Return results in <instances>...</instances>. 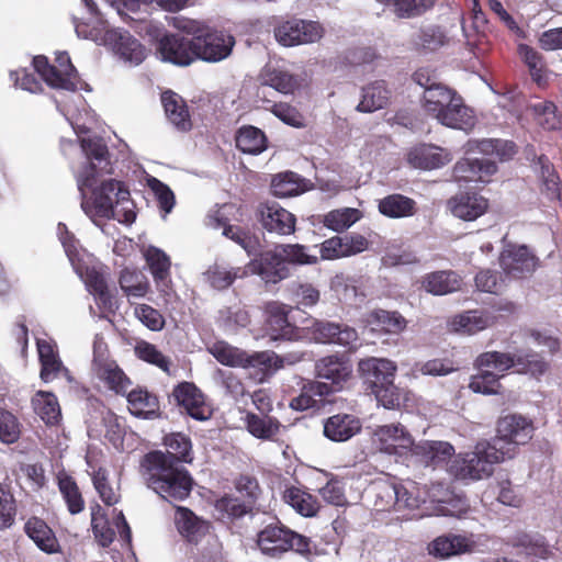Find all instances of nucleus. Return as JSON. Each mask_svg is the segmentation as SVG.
Instances as JSON below:
<instances>
[{
	"label": "nucleus",
	"mask_w": 562,
	"mask_h": 562,
	"mask_svg": "<svg viewBox=\"0 0 562 562\" xmlns=\"http://www.w3.org/2000/svg\"><path fill=\"white\" fill-rule=\"evenodd\" d=\"M138 472L149 490L171 504L187 499L194 486L189 470L172 462L161 450L145 453L139 460Z\"/></svg>",
	"instance_id": "1"
},
{
	"label": "nucleus",
	"mask_w": 562,
	"mask_h": 562,
	"mask_svg": "<svg viewBox=\"0 0 562 562\" xmlns=\"http://www.w3.org/2000/svg\"><path fill=\"white\" fill-rule=\"evenodd\" d=\"M423 108L429 116L450 128L469 132L476 124L473 110L454 89L445 85L424 91Z\"/></svg>",
	"instance_id": "2"
},
{
	"label": "nucleus",
	"mask_w": 562,
	"mask_h": 562,
	"mask_svg": "<svg viewBox=\"0 0 562 562\" xmlns=\"http://www.w3.org/2000/svg\"><path fill=\"white\" fill-rule=\"evenodd\" d=\"M132 27L139 36L148 40L161 61L178 67H188L195 61L194 38L169 32L161 23L153 20L135 21Z\"/></svg>",
	"instance_id": "3"
},
{
	"label": "nucleus",
	"mask_w": 562,
	"mask_h": 562,
	"mask_svg": "<svg viewBox=\"0 0 562 562\" xmlns=\"http://www.w3.org/2000/svg\"><path fill=\"white\" fill-rule=\"evenodd\" d=\"M359 375L368 394L387 409L398 408L404 401V392L394 384L397 366L385 358L370 357L358 363Z\"/></svg>",
	"instance_id": "4"
},
{
	"label": "nucleus",
	"mask_w": 562,
	"mask_h": 562,
	"mask_svg": "<svg viewBox=\"0 0 562 562\" xmlns=\"http://www.w3.org/2000/svg\"><path fill=\"white\" fill-rule=\"evenodd\" d=\"M256 544L263 555L272 559H280L290 551L308 559L315 548L310 537L296 532L278 518L262 526L256 535Z\"/></svg>",
	"instance_id": "5"
},
{
	"label": "nucleus",
	"mask_w": 562,
	"mask_h": 562,
	"mask_svg": "<svg viewBox=\"0 0 562 562\" xmlns=\"http://www.w3.org/2000/svg\"><path fill=\"white\" fill-rule=\"evenodd\" d=\"M512 458L510 448L503 450L490 441H482L473 451L458 456L450 465V472L460 480L477 481L491 476L495 464Z\"/></svg>",
	"instance_id": "6"
},
{
	"label": "nucleus",
	"mask_w": 562,
	"mask_h": 562,
	"mask_svg": "<svg viewBox=\"0 0 562 562\" xmlns=\"http://www.w3.org/2000/svg\"><path fill=\"white\" fill-rule=\"evenodd\" d=\"M130 191L121 181L110 179L93 191V205L101 217L115 218L123 224H132L136 218Z\"/></svg>",
	"instance_id": "7"
},
{
	"label": "nucleus",
	"mask_w": 562,
	"mask_h": 562,
	"mask_svg": "<svg viewBox=\"0 0 562 562\" xmlns=\"http://www.w3.org/2000/svg\"><path fill=\"white\" fill-rule=\"evenodd\" d=\"M55 63L56 65H52L44 55L35 56L33 59L35 71L49 87L71 92L77 91L81 86V80L68 53L57 54Z\"/></svg>",
	"instance_id": "8"
},
{
	"label": "nucleus",
	"mask_w": 562,
	"mask_h": 562,
	"mask_svg": "<svg viewBox=\"0 0 562 562\" xmlns=\"http://www.w3.org/2000/svg\"><path fill=\"white\" fill-rule=\"evenodd\" d=\"M533 432L532 422L521 415L509 414L501 417L496 424V437L491 441L492 446L503 450L512 449L513 457L519 445L527 443Z\"/></svg>",
	"instance_id": "9"
},
{
	"label": "nucleus",
	"mask_w": 562,
	"mask_h": 562,
	"mask_svg": "<svg viewBox=\"0 0 562 562\" xmlns=\"http://www.w3.org/2000/svg\"><path fill=\"white\" fill-rule=\"evenodd\" d=\"M194 45L195 61L217 63L231 55L235 38L224 31L209 26L194 38Z\"/></svg>",
	"instance_id": "10"
},
{
	"label": "nucleus",
	"mask_w": 562,
	"mask_h": 562,
	"mask_svg": "<svg viewBox=\"0 0 562 562\" xmlns=\"http://www.w3.org/2000/svg\"><path fill=\"white\" fill-rule=\"evenodd\" d=\"M81 147L89 161L80 171L77 183L79 191L85 194L86 189H91L97 183L98 169L102 171L110 166V154L108 146L101 138H83Z\"/></svg>",
	"instance_id": "11"
},
{
	"label": "nucleus",
	"mask_w": 562,
	"mask_h": 562,
	"mask_svg": "<svg viewBox=\"0 0 562 562\" xmlns=\"http://www.w3.org/2000/svg\"><path fill=\"white\" fill-rule=\"evenodd\" d=\"M92 369L95 376L117 395H125L132 385L131 379L117 362L106 356V348L94 344Z\"/></svg>",
	"instance_id": "12"
},
{
	"label": "nucleus",
	"mask_w": 562,
	"mask_h": 562,
	"mask_svg": "<svg viewBox=\"0 0 562 562\" xmlns=\"http://www.w3.org/2000/svg\"><path fill=\"white\" fill-rule=\"evenodd\" d=\"M291 307L280 302H268L263 307L265 329L273 340H299L301 329L289 319Z\"/></svg>",
	"instance_id": "13"
},
{
	"label": "nucleus",
	"mask_w": 562,
	"mask_h": 562,
	"mask_svg": "<svg viewBox=\"0 0 562 562\" xmlns=\"http://www.w3.org/2000/svg\"><path fill=\"white\" fill-rule=\"evenodd\" d=\"M315 374L318 379L329 381L330 394L341 391L352 376V364L346 355H328L315 362Z\"/></svg>",
	"instance_id": "14"
},
{
	"label": "nucleus",
	"mask_w": 562,
	"mask_h": 562,
	"mask_svg": "<svg viewBox=\"0 0 562 562\" xmlns=\"http://www.w3.org/2000/svg\"><path fill=\"white\" fill-rule=\"evenodd\" d=\"M323 35V29L317 22L290 20L274 29L276 40L283 46L314 43Z\"/></svg>",
	"instance_id": "15"
},
{
	"label": "nucleus",
	"mask_w": 562,
	"mask_h": 562,
	"mask_svg": "<svg viewBox=\"0 0 562 562\" xmlns=\"http://www.w3.org/2000/svg\"><path fill=\"white\" fill-rule=\"evenodd\" d=\"M499 265L506 276L524 279L533 273L538 259L527 246L509 245L501 252Z\"/></svg>",
	"instance_id": "16"
},
{
	"label": "nucleus",
	"mask_w": 562,
	"mask_h": 562,
	"mask_svg": "<svg viewBox=\"0 0 562 562\" xmlns=\"http://www.w3.org/2000/svg\"><path fill=\"white\" fill-rule=\"evenodd\" d=\"M278 244L273 249L259 251L258 258L249 262L254 273L260 276L266 282L278 283L290 277V268L285 266Z\"/></svg>",
	"instance_id": "17"
},
{
	"label": "nucleus",
	"mask_w": 562,
	"mask_h": 562,
	"mask_svg": "<svg viewBox=\"0 0 562 562\" xmlns=\"http://www.w3.org/2000/svg\"><path fill=\"white\" fill-rule=\"evenodd\" d=\"M375 436L381 451L400 457L408 453L414 456L416 443L404 426L400 424L381 426L375 431Z\"/></svg>",
	"instance_id": "18"
},
{
	"label": "nucleus",
	"mask_w": 562,
	"mask_h": 562,
	"mask_svg": "<svg viewBox=\"0 0 562 562\" xmlns=\"http://www.w3.org/2000/svg\"><path fill=\"white\" fill-rule=\"evenodd\" d=\"M368 245L367 238L360 234L333 236L319 245L321 259L336 260L350 257L364 251Z\"/></svg>",
	"instance_id": "19"
},
{
	"label": "nucleus",
	"mask_w": 562,
	"mask_h": 562,
	"mask_svg": "<svg viewBox=\"0 0 562 562\" xmlns=\"http://www.w3.org/2000/svg\"><path fill=\"white\" fill-rule=\"evenodd\" d=\"M313 339L318 344H335L352 347L358 340L355 328L333 322L316 321L311 327Z\"/></svg>",
	"instance_id": "20"
},
{
	"label": "nucleus",
	"mask_w": 562,
	"mask_h": 562,
	"mask_svg": "<svg viewBox=\"0 0 562 562\" xmlns=\"http://www.w3.org/2000/svg\"><path fill=\"white\" fill-rule=\"evenodd\" d=\"M477 547L473 535H442L434 539L429 546V553L438 558H450L472 553Z\"/></svg>",
	"instance_id": "21"
},
{
	"label": "nucleus",
	"mask_w": 562,
	"mask_h": 562,
	"mask_svg": "<svg viewBox=\"0 0 562 562\" xmlns=\"http://www.w3.org/2000/svg\"><path fill=\"white\" fill-rule=\"evenodd\" d=\"M173 396L179 406L196 420H206L211 417V409L204 401L201 391L190 382H182L173 390Z\"/></svg>",
	"instance_id": "22"
},
{
	"label": "nucleus",
	"mask_w": 562,
	"mask_h": 562,
	"mask_svg": "<svg viewBox=\"0 0 562 562\" xmlns=\"http://www.w3.org/2000/svg\"><path fill=\"white\" fill-rule=\"evenodd\" d=\"M144 258L158 290L165 296H170L173 290L170 279L171 261L169 256L164 250L155 246H149L144 251Z\"/></svg>",
	"instance_id": "23"
},
{
	"label": "nucleus",
	"mask_w": 562,
	"mask_h": 562,
	"mask_svg": "<svg viewBox=\"0 0 562 562\" xmlns=\"http://www.w3.org/2000/svg\"><path fill=\"white\" fill-rule=\"evenodd\" d=\"M259 214L262 227L269 233L285 236L295 232V216L277 203L261 205Z\"/></svg>",
	"instance_id": "24"
},
{
	"label": "nucleus",
	"mask_w": 562,
	"mask_h": 562,
	"mask_svg": "<svg viewBox=\"0 0 562 562\" xmlns=\"http://www.w3.org/2000/svg\"><path fill=\"white\" fill-rule=\"evenodd\" d=\"M497 171V165L487 159L462 158L453 167V178L461 182H488Z\"/></svg>",
	"instance_id": "25"
},
{
	"label": "nucleus",
	"mask_w": 562,
	"mask_h": 562,
	"mask_svg": "<svg viewBox=\"0 0 562 562\" xmlns=\"http://www.w3.org/2000/svg\"><path fill=\"white\" fill-rule=\"evenodd\" d=\"M420 289L425 292L442 296L458 292L462 288L463 280L454 270H437L425 273L420 280Z\"/></svg>",
	"instance_id": "26"
},
{
	"label": "nucleus",
	"mask_w": 562,
	"mask_h": 562,
	"mask_svg": "<svg viewBox=\"0 0 562 562\" xmlns=\"http://www.w3.org/2000/svg\"><path fill=\"white\" fill-rule=\"evenodd\" d=\"M452 214L464 221H474L483 215L488 201L476 192H461L448 201Z\"/></svg>",
	"instance_id": "27"
},
{
	"label": "nucleus",
	"mask_w": 562,
	"mask_h": 562,
	"mask_svg": "<svg viewBox=\"0 0 562 562\" xmlns=\"http://www.w3.org/2000/svg\"><path fill=\"white\" fill-rule=\"evenodd\" d=\"M160 99L168 121L178 131H191L193 124L186 100L172 90L161 92Z\"/></svg>",
	"instance_id": "28"
},
{
	"label": "nucleus",
	"mask_w": 562,
	"mask_h": 562,
	"mask_svg": "<svg viewBox=\"0 0 562 562\" xmlns=\"http://www.w3.org/2000/svg\"><path fill=\"white\" fill-rule=\"evenodd\" d=\"M175 524L179 533L191 543H198L210 529V522L198 517L190 508L176 506Z\"/></svg>",
	"instance_id": "29"
},
{
	"label": "nucleus",
	"mask_w": 562,
	"mask_h": 562,
	"mask_svg": "<svg viewBox=\"0 0 562 562\" xmlns=\"http://www.w3.org/2000/svg\"><path fill=\"white\" fill-rule=\"evenodd\" d=\"M407 161L414 168L432 170L450 162L451 155L440 147L424 144L409 150Z\"/></svg>",
	"instance_id": "30"
},
{
	"label": "nucleus",
	"mask_w": 562,
	"mask_h": 562,
	"mask_svg": "<svg viewBox=\"0 0 562 562\" xmlns=\"http://www.w3.org/2000/svg\"><path fill=\"white\" fill-rule=\"evenodd\" d=\"M372 490L375 496L374 505L378 510L401 509L409 506L407 491L401 484L381 482L374 484Z\"/></svg>",
	"instance_id": "31"
},
{
	"label": "nucleus",
	"mask_w": 562,
	"mask_h": 562,
	"mask_svg": "<svg viewBox=\"0 0 562 562\" xmlns=\"http://www.w3.org/2000/svg\"><path fill=\"white\" fill-rule=\"evenodd\" d=\"M361 430L358 417L351 414L339 413L324 422V435L331 441H347Z\"/></svg>",
	"instance_id": "32"
},
{
	"label": "nucleus",
	"mask_w": 562,
	"mask_h": 562,
	"mask_svg": "<svg viewBox=\"0 0 562 562\" xmlns=\"http://www.w3.org/2000/svg\"><path fill=\"white\" fill-rule=\"evenodd\" d=\"M87 10L88 16L72 14V24L78 36L92 38L105 26V20L94 0H81Z\"/></svg>",
	"instance_id": "33"
},
{
	"label": "nucleus",
	"mask_w": 562,
	"mask_h": 562,
	"mask_svg": "<svg viewBox=\"0 0 562 562\" xmlns=\"http://www.w3.org/2000/svg\"><path fill=\"white\" fill-rule=\"evenodd\" d=\"M56 481L68 513L72 516L82 513L86 508V501L75 477L63 470L57 473Z\"/></svg>",
	"instance_id": "34"
},
{
	"label": "nucleus",
	"mask_w": 562,
	"mask_h": 562,
	"mask_svg": "<svg viewBox=\"0 0 562 562\" xmlns=\"http://www.w3.org/2000/svg\"><path fill=\"white\" fill-rule=\"evenodd\" d=\"M453 453V446L446 441H420L414 448V457L425 465L434 468L446 463Z\"/></svg>",
	"instance_id": "35"
},
{
	"label": "nucleus",
	"mask_w": 562,
	"mask_h": 562,
	"mask_svg": "<svg viewBox=\"0 0 562 562\" xmlns=\"http://www.w3.org/2000/svg\"><path fill=\"white\" fill-rule=\"evenodd\" d=\"M25 533L42 551L52 554L60 551L59 542L52 528L38 517H31L24 525Z\"/></svg>",
	"instance_id": "36"
},
{
	"label": "nucleus",
	"mask_w": 562,
	"mask_h": 562,
	"mask_svg": "<svg viewBox=\"0 0 562 562\" xmlns=\"http://www.w3.org/2000/svg\"><path fill=\"white\" fill-rule=\"evenodd\" d=\"M507 543L516 549L517 554L527 558L547 559L550 553L544 537L538 533L517 532Z\"/></svg>",
	"instance_id": "37"
},
{
	"label": "nucleus",
	"mask_w": 562,
	"mask_h": 562,
	"mask_svg": "<svg viewBox=\"0 0 562 562\" xmlns=\"http://www.w3.org/2000/svg\"><path fill=\"white\" fill-rule=\"evenodd\" d=\"M391 99L384 80H376L362 88L361 100L357 105V111L363 113H372L385 108Z\"/></svg>",
	"instance_id": "38"
},
{
	"label": "nucleus",
	"mask_w": 562,
	"mask_h": 562,
	"mask_svg": "<svg viewBox=\"0 0 562 562\" xmlns=\"http://www.w3.org/2000/svg\"><path fill=\"white\" fill-rule=\"evenodd\" d=\"M128 411L136 417L148 418L159 411L158 397L147 389L137 386L125 394Z\"/></svg>",
	"instance_id": "39"
},
{
	"label": "nucleus",
	"mask_w": 562,
	"mask_h": 562,
	"mask_svg": "<svg viewBox=\"0 0 562 562\" xmlns=\"http://www.w3.org/2000/svg\"><path fill=\"white\" fill-rule=\"evenodd\" d=\"M328 395H330V387L326 382L310 381L303 385L300 394L291 400L290 407L294 411L315 408Z\"/></svg>",
	"instance_id": "40"
},
{
	"label": "nucleus",
	"mask_w": 562,
	"mask_h": 562,
	"mask_svg": "<svg viewBox=\"0 0 562 562\" xmlns=\"http://www.w3.org/2000/svg\"><path fill=\"white\" fill-rule=\"evenodd\" d=\"M282 498L303 517H314L321 509V504L314 495L293 485L284 490Z\"/></svg>",
	"instance_id": "41"
},
{
	"label": "nucleus",
	"mask_w": 562,
	"mask_h": 562,
	"mask_svg": "<svg viewBox=\"0 0 562 562\" xmlns=\"http://www.w3.org/2000/svg\"><path fill=\"white\" fill-rule=\"evenodd\" d=\"M379 212L390 218L409 217L416 214L417 204L412 198L393 193L379 201Z\"/></svg>",
	"instance_id": "42"
},
{
	"label": "nucleus",
	"mask_w": 562,
	"mask_h": 562,
	"mask_svg": "<svg viewBox=\"0 0 562 562\" xmlns=\"http://www.w3.org/2000/svg\"><path fill=\"white\" fill-rule=\"evenodd\" d=\"M236 147L250 155H259L268 147V138L263 131L252 125L239 127L235 135Z\"/></svg>",
	"instance_id": "43"
},
{
	"label": "nucleus",
	"mask_w": 562,
	"mask_h": 562,
	"mask_svg": "<svg viewBox=\"0 0 562 562\" xmlns=\"http://www.w3.org/2000/svg\"><path fill=\"white\" fill-rule=\"evenodd\" d=\"M495 323V317L485 311H467L463 314L456 315L451 321V326L456 331L464 334H475Z\"/></svg>",
	"instance_id": "44"
},
{
	"label": "nucleus",
	"mask_w": 562,
	"mask_h": 562,
	"mask_svg": "<svg viewBox=\"0 0 562 562\" xmlns=\"http://www.w3.org/2000/svg\"><path fill=\"white\" fill-rule=\"evenodd\" d=\"M469 144L471 149L485 156L496 157L499 161L510 160L517 154V145L508 139L484 138L472 140Z\"/></svg>",
	"instance_id": "45"
},
{
	"label": "nucleus",
	"mask_w": 562,
	"mask_h": 562,
	"mask_svg": "<svg viewBox=\"0 0 562 562\" xmlns=\"http://www.w3.org/2000/svg\"><path fill=\"white\" fill-rule=\"evenodd\" d=\"M164 445L167 450L164 452L172 462L191 463L193 461L192 442L189 437L181 432H172L164 437Z\"/></svg>",
	"instance_id": "46"
},
{
	"label": "nucleus",
	"mask_w": 562,
	"mask_h": 562,
	"mask_svg": "<svg viewBox=\"0 0 562 562\" xmlns=\"http://www.w3.org/2000/svg\"><path fill=\"white\" fill-rule=\"evenodd\" d=\"M34 412L46 425H56L60 419V407L57 397L45 391H38L32 398Z\"/></svg>",
	"instance_id": "47"
},
{
	"label": "nucleus",
	"mask_w": 562,
	"mask_h": 562,
	"mask_svg": "<svg viewBox=\"0 0 562 562\" xmlns=\"http://www.w3.org/2000/svg\"><path fill=\"white\" fill-rule=\"evenodd\" d=\"M37 351L41 363L40 376L44 382H49L58 375L63 362L54 347L46 340H37Z\"/></svg>",
	"instance_id": "48"
},
{
	"label": "nucleus",
	"mask_w": 562,
	"mask_h": 562,
	"mask_svg": "<svg viewBox=\"0 0 562 562\" xmlns=\"http://www.w3.org/2000/svg\"><path fill=\"white\" fill-rule=\"evenodd\" d=\"M246 276L247 270L245 268H227L218 263L210 266L205 272L207 282L216 290H225L229 288L236 279H243Z\"/></svg>",
	"instance_id": "49"
},
{
	"label": "nucleus",
	"mask_w": 562,
	"mask_h": 562,
	"mask_svg": "<svg viewBox=\"0 0 562 562\" xmlns=\"http://www.w3.org/2000/svg\"><path fill=\"white\" fill-rule=\"evenodd\" d=\"M369 323L387 334H398L406 328L407 321L397 311L374 310L369 316Z\"/></svg>",
	"instance_id": "50"
},
{
	"label": "nucleus",
	"mask_w": 562,
	"mask_h": 562,
	"mask_svg": "<svg viewBox=\"0 0 562 562\" xmlns=\"http://www.w3.org/2000/svg\"><path fill=\"white\" fill-rule=\"evenodd\" d=\"M358 209L344 207L329 211L323 216L322 223L330 231L342 233L361 218Z\"/></svg>",
	"instance_id": "51"
},
{
	"label": "nucleus",
	"mask_w": 562,
	"mask_h": 562,
	"mask_svg": "<svg viewBox=\"0 0 562 562\" xmlns=\"http://www.w3.org/2000/svg\"><path fill=\"white\" fill-rule=\"evenodd\" d=\"M223 235L240 246L248 256H257L262 248L260 238L254 232L243 226H226Z\"/></svg>",
	"instance_id": "52"
},
{
	"label": "nucleus",
	"mask_w": 562,
	"mask_h": 562,
	"mask_svg": "<svg viewBox=\"0 0 562 562\" xmlns=\"http://www.w3.org/2000/svg\"><path fill=\"white\" fill-rule=\"evenodd\" d=\"M212 355L220 363L228 367L250 368L252 363L251 355L225 342L215 344Z\"/></svg>",
	"instance_id": "53"
},
{
	"label": "nucleus",
	"mask_w": 562,
	"mask_h": 562,
	"mask_svg": "<svg viewBox=\"0 0 562 562\" xmlns=\"http://www.w3.org/2000/svg\"><path fill=\"white\" fill-rule=\"evenodd\" d=\"M518 54L529 69L532 80L542 87L547 83L546 63L543 56L527 44H519Z\"/></svg>",
	"instance_id": "54"
},
{
	"label": "nucleus",
	"mask_w": 562,
	"mask_h": 562,
	"mask_svg": "<svg viewBox=\"0 0 562 562\" xmlns=\"http://www.w3.org/2000/svg\"><path fill=\"white\" fill-rule=\"evenodd\" d=\"M517 352L486 351L479 355L474 361L477 370L494 369L497 372H505L509 369H516Z\"/></svg>",
	"instance_id": "55"
},
{
	"label": "nucleus",
	"mask_w": 562,
	"mask_h": 562,
	"mask_svg": "<svg viewBox=\"0 0 562 562\" xmlns=\"http://www.w3.org/2000/svg\"><path fill=\"white\" fill-rule=\"evenodd\" d=\"M119 283L127 296L143 297L149 290L146 276L136 269L125 268L121 271Z\"/></svg>",
	"instance_id": "56"
},
{
	"label": "nucleus",
	"mask_w": 562,
	"mask_h": 562,
	"mask_svg": "<svg viewBox=\"0 0 562 562\" xmlns=\"http://www.w3.org/2000/svg\"><path fill=\"white\" fill-rule=\"evenodd\" d=\"M247 430L256 438L269 440L280 430V423L278 419L265 415L260 417L254 413L246 415Z\"/></svg>",
	"instance_id": "57"
},
{
	"label": "nucleus",
	"mask_w": 562,
	"mask_h": 562,
	"mask_svg": "<svg viewBox=\"0 0 562 562\" xmlns=\"http://www.w3.org/2000/svg\"><path fill=\"white\" fill-rule=\"evenodd\" d=\"M117 54L135 65L140 64L146 57L145 46L128 32L120 33L115 43Z\"/></svg>",
	"instance_id": "58"
},
{
	"label": "nucleus",
	"mask_w": 562,
	"mask_h": 562,
	"mask_svg": "<svg viewBox=\"0 0 562 562\" xmlns=\"http://www.w3.org/2000/svg\"><path fill=\"white\" fill-rule=\"evenodd\" d=\"M535 121L544 131H558L562 127V115L552 101H542L532 105Z\"/></svg>",
	"instance_id": "59"
},
{
	"label": "nucleus",
	"mask_w": 562,
	"mask_h": 562,
	"mask_svg": "<svg viewBox=\"0 0 562 562\" xmlns=\"http://www.w3.org/2000/svg\"><path fill=\"white\" fill-rule=\"evenodd\" d=\"M16 513V501L10 484L0 483V531L14 525Z\"/></svg>",
	"instance_id": "60"
},
{
	"label": "nucleus",
	"mask_w": 562,
	"mask_h": 562,
	"mask_svg": "<svg viewBox=\"0 0 562 562\" xmlns=\"http://www.w3.org/2000/svg\"><path fill=\"white\" fill-rule=\"evenodd\" d=\"M501 376L487 369L479 370L476 374L471 376L469 389L474 393L484 395L499 394L502 389Z\"/></svg>",
	"instance_id": "61"
},
{
	"label": "nucleus",
	"mask_w": 562,
	"mask_h": 562,
	"mask_svg": "<svg viewBox=\"0 0 562 562\" xmlns=\"http://www.w3.org/2000/svg\"><path fill=\"white\" fill-rule=\"evenodd\" d=\"M285 266H313L318 263V257L307 252V246L302 244H278Z\"/></svg>",
	"instance_id": "62"
},
{
	"label": "nucleus",
	"mask_w": 562,
	"mask_h": 562,
	"mask_svg": "<svg viewBox=\"0 0 562 562\" xmlns=\"http://www.w3.org/2000/svg\"><path fill=\"white\" fill-rule=\"evenodd\" d=\"M263 85L269 86L283 94H291L300 87L296 76L280 69L268 70L263 77Z\"/></svg>",
	"instance_id": "63"
},
{
	"label": "nucleus",
	"mask_w": 562,
	"mask_h": 562,
	"mask_svg": "<svg viewBox=\"0 0 562 562\" xmlns=\"http://www.w3.org/2000/svg\"><path fill=\"white\" fill-rule=\"evenodd\" d=\"M302 191L301 179L292 171L279 173L271 181V192L279 198L294 196Z\"/></svg>",
	"instance_id": "64"
}]
</instances>
